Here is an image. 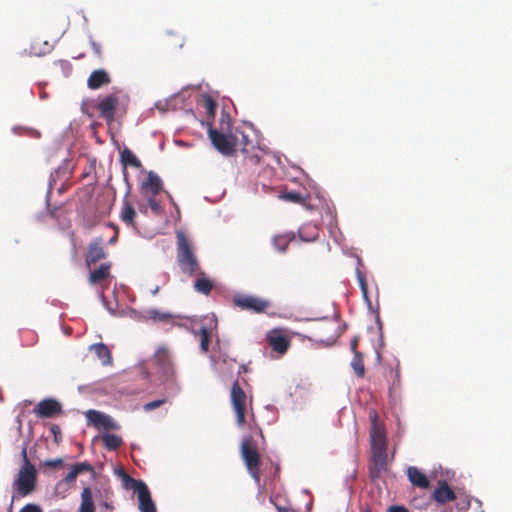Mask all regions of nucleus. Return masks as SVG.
Segmentation results:
<instances>
[{
	"instance_id": "nucleus-1",
	"label": "nucleus",
	"mask_w": 512,
	"mask_h": 512,
	"mask_svg": "<svg viewBox=\"0 0 512 512\" xmlns=\"http://www.w3.org/2000/svg\"><path fill=\"white\" fill-rule=\"evenodd\" d=\"M129 96L120 89H113L110 93L99 96L95 108L99 118L111 124L116 116H122L127 111Z\"/></svg>"
},
{
	"instance_id": "nucleus-2",
	"label": "nucleus",
	"mask_w": 512,
	"mask_h": 512,
	"mask_svg": "<svg viewBox=\"0 0 512 512\" xmlns=\"http://www.w3.org/2000/svg\"><path fill=\"white\" fill-rule=\"evenodd\" d=\"M153 360L157 367L160 380L170 394H176L180 390L175 363L166 347H158Z\"/></svg>"
},
{
	"instance_id": "nucleus-3",
	"label": "nucleus",
	"mask_w": 512,
	"mask_h": 512,
	"mask_svg": "<svg viewBox=\"0 0 512 512\" xmlns=\"http://www.w3.org/2000/svg\"><path fill=\"white\" fill-rule=\"evenodd\" d=\"M37 478L35 466L27 461L26 465L21 466L12 483L13 499L32 494L36 490Z\"/></svg>"
},
{
	"instance_id": "nucleus-4",
	"label": "nucleus",
	"mask_w": 512,
	"mask_h": 512,
	"mask_svg": "<svg viewBox=\"0 0 512 512\" xmlns=\"http://www.w3.org/2000/svg\"><path fill=\"white\" fill-rule=\"evenodd\" d=\"M177 261L182 272L188 276H193L199 270L190 241L182 233L178 234Z\"/></svg>"
},
{
	"instance_id": "nucleus-5",
	"label": "nucleus",
	"mask_w": 512,
	"mask_h": 512,
	"mask_svg": "<svg viewBox=\"0 0 512 512\" xmlns=\"http://www.w3.org/2000/svg\"><path fill=\"white\" fill-rule=\"evenodd\" d=\"M241 457L250 475L259 482L261 456L251 436L244 437L240 446Z\"/></svg>"
},
{
	"instance_id": "nucleus-6",
	"label": "nucleus",
	"mask_w": 512,
	"mask_h": 512,
	"mask_svg": "<svg viewBox=\"0 0 512 512\" xmlns=\"http://www.w3.org/2000/svg\"><path fill=\"white\" fill-rule=\"evenodd\" d=\"M122 475L125 487L133 489L137 494L139 510L141 512H157L147 485L142 480H136L125 472Z\"/></svg>"
},
{
	"instance_id": "nucleus-7",
	"label": "nucleus",
	"mask_w": 512,
	"mask_h": 512,
	"mask_svg": "<svg viewBox=\"0 0 512 512\" xmlns=\"http://www.w3.org/2000/svg\"><path fill=\"white\" fill-rule=\"evenodd\" d=\"M230 402L236 416V423L242 427L248 415V397L238 380L234 381L230 390Z\"/></svg>"
},
{
	"instance_id": "nucleus-8",
	"label": "nucleus",
	"mask_w": 512,
	"mask_h": 512,
	"mask_svg": "<svg viewBox=\"0 0 512 512\" xmlns=\"http://www.w3.org/2000/svg\"><path fill=\"white\" fill-rule=\"evenodd\" d=\"M209 138L213 146L224 156H233L237 150L238 139L236 136L226 135L210 127L208 130Z\"/></svg>"
},
{
	"instance_id": "nucleus-9",
	"label": "nucleus",
	"mask_w": 512,
	"mask_h": 512,
	"mask_svg": "<svg viewBox=\"0 0 512 512\" xmlns=\"http://www.w3.org/2000/svg\"><path fill=\"white\" fill-rule=\"evenodd\" d=\"M233 303L242 310L252 311L254 313H264L271 306L269 300L247 294L235 295Z\"/></svg>"
},
{
	"instance_id": "nucleus-10",
	"label": "nucleus",
	"mask_w": 512,
	"mask_h": 512,
	"mask_svg": "<svg viewBox=\"0 0 512 512\" xmlns=\"http://www.w3.org/2000/svg\"><path fill=\"white\" fill-rule=\"evenodd\" d=\"M370 419V443L371 447H387V433L385 426L379 421L376 410L369 412Z\"/></svg>"
},
{
	"instance_id": "nucleus-11",
	"label": "nucleus",
	"mask_w": 512,
	"mask_h": 512,
	"mask_svg": "<svg viewBox=\"0 0 512 512\" xmlns=\"http://www.w3.org/2000/svg\"><path fill=\"white\" fill-rule=\"evenodd\" d=\"M85 472L94 473V467L89 462L84 461L73 464L65 478L56 484V492L59 493L62 490L65 493L75 483L78 475Z\"/></svg>"
},
{
	"instance_id": "nucleus-12",
	"label": "nucleus",
	"mask_w": 512,
	"mask_h": 512,
	"mask_svg": "<svg viewBox=\"0 0 512 512\" xmlns=\"http://www.w3.org/2000/svg\"><path fill=\"white\" fill-rule=\"evenodd\" d=\"M372 464L369 468L371 479L379 477L381 471L386 469L387 465V447H371Z\"/></svg>"
},
{
	"instance_id": "nucleus-13",
	"label": "nucleus",
	"mask_w": 512,
	"mask_h": 512,
	"mask_svg": "<svg viewBox=\"0 0 512 512\" xmlns=\"http://www.w3.org/2000/svg\"><path fill=\"white\" fill-rule=\"evenodd\" d=\"M107 252L104 248V240L101 237L94 239L88 246L85 263L87 267L105 259Z\"/></svg>"
},
{
	"instance_id": "nucleus-14",
	"label": "nucleus",
	"mask_w": 512,
	"mask_h": 512,
	"mask_svg": "<svg viewBox=\"0 0 512 512\" xmlns=\"http://www.w3.org/2000/svg\"><path fill=\"white\" fill-rule=\"evenodd\" d=\"M163 190L161 178L153 171H149L147 179L140 185L142 196H157Z\"/></svg>"
},
{
	"instance_id": "nucleus-15",
	"label": "nucleus",
	"mask_w": 512,
	"mask_h": 512,
	"mask_svg": "<svg viewBox=\"0 0 512 512\" xmlns=\"http://www.w3.org/2000/svg\"><path fill=\"white\" fill-rule=\"evenodd\" d=\"M267 342L271 349L279 354H284L289 346V338L280 330H272L267 334Z\"/></svg>"
},
{
	"instance_id": "nucleus-16",
	"label": "nucleus",
	"mask_w": 512,
	"mask_h": 512,
	"mask_svg": "<svg viewBox=\"0 0 512 512\" xmlns=\"http://www.w3.org/2000/svg\"><path fill=\"white\" fill-rule=\"evenodd\" d=\"M39 418H52L61 413V405L54 399L40 401L34 409Z\"/></svg>"
},
{
	"instance_id": "nucleus-17",
	"label": "nucleus",
	"mask_w": 512,
	"mask_h": 512,
	"mask_svg": "<svg viewBox=\"0 0 512 512\" xmlns=\"http://www.w3.org/2000/svg\"><path fill=\"white\" fill-rule=\"evenodd\" d=\"M87 419L90 423H92L96 428H104L105 430H114L118 428V425L113 421V419L96 410H88L86 413Z\"/></svg>"
},
{
	"instance_id": "nucleus-18",
	"label": "nucleus",
	"mask_w": 512,
	"mask_h": 512,
	"mask_svg": "<svg viewBox=\"0 0 512 512\" xmlns=\"http://www.w3.org/2000/svg\"><path fill=\"white\" fill-rule=\"evenodd\" d=\"M433 499L439 504H445L456 500L457 496L445 480H440L433 492Z\"/></svg>"
},
{
	"instance_id": "nucleus-19",
	"label": "nucleus",
	"mask_w": 512,
	"mask_h": 512,
	"mask_svg": "<svg viewBox=\"0 0 512 512\" xmlns=\"http://www.w3.org/2000/svg\"><path fill=\"white\" fill-rule=\"evenodd\" d=\"M111 77L104 69L94 70L87 80V86L91 90H97L101 87L110 84Z\"/></svg>"
},
{
	"instance_id": "nucleus-20",
	"label": "nucleus",
	"mask_w": 512,
	"mask_h": 512,
	"mask_svg": "<svg viewBox=\"0 0 512 512\" xmlns=\"http://www.w3.org/2000/svg\"><path fill=\"white\" fill-rule=\"evenodd\" d=\"M407 476L410 482L416 487L427 489L430 486V482L426 475L422 473L417 467H408Z\"/></svg>"
},
{
	"instance_id": "nucleus-21",
	"label": "nucleus",
	"mask_w": 512,
	"mask_h": 512,
	"mask_svg": "<svg viewBox=\"0 0 512 512\" xmlns=\"http://www.w3.org/2000/svg\"><path fill=\"white\" fill-rule=\"evenodd\" d=\"M110 263H103L97 269H94L89 274L90 284H98L110 276Z\"/></svg>"
},
{
	"instance_id": "nucleus-22",
	"label": "nucleus",
	"mask_w": 512,
	"mask_h": 512,
	"mask_svg": "<svg viewBox=\"0 0 512 512\" xmlns=\"http://www.w3.org/2000/svg\"><path fill=\"white\" fill-rule=\"evenodd\" d=\"M78 512H95L93 493L90 487H84L81 492V503Z\"/></svg>"
},
{
	"instance_id": "nucleus-23",
	"label": "nucleus",
	"mask_w": 512,
	"mask_h": 512,
	"mask_svg": "<svg viewBox=\"0 0 512 512\" xmlns=\"http://www.w3.org/2000/svg\"><path fill=\"white\" fill-rule=\"evenodd\" d=\"M94 350L96 356L101 361L102 365L107 366L112 363V355L108 347L103 343L93 344L90 346Z\"/></svg>"
},
{
	"instance_id": "nucleus-24",
	"label": "nucleus",
	"mask_w": 512,
	"mask_h": 512,
	"mask_svg": "<svg viewBox=\"0 0 512 512\" xmlns=\"http://www.w3.org/2000/svg\"><path fill=\"white\" fill-rule=\"evenodd\" d=\"M136 217V211L131 203H129L127 200H124L122 210L120 213L121 220L130 227L135 228V219Z\"/></svg>"
},
{
	"instance_id": "nucleus-25",
	"label": "nucleus",
	"mask_w": 512,
	"mask_h": 512,
	"mask_svg": "<svg viewBox=\"0 0 512 512\" xmlns=\"http://www.w3.org/2000/svg\"><path fill=\"white\" fill-rule=\"evenodd\" d=\"M194 289L198 293L209 295L213 289V282L203 272H200L199 277L194 282Z\"/></svg>"
},
{
	"instance_id": "nucleus-26",
	"label": "nucleus",
	"mask_w": 512,
	"mask_h": 512,
	"mask_svg": "<svg viewBox=\"0 0 512 512\" xmlns=\"http://www.w3.org/2000/svg\"><path fill=\"white\" fill-rule=\"evenodd\" d=\"M120 160L122 165L126 168L127 166H131L134 168H140L141 162L137 158V156L129 149L124 148L120 154Z\"/></svg>"
},
{
	"instance_id": "nucleus-27",
	"label": "nucleus",
	"mask_w": 512,
	"mask_h": 512,
	"mask_svg": "<svg viewBox=\"0 0 512 512\" xmlns=\"http://www.w3.org/2000/svg\"><path fill=\"white\" fill-rule=\"evenodd\" d=\"M102 441L108 450H117L123 443L120 436L110 433L103 434Z\"/></svg>"
},
{
	"instance_id": "nucleus-28",
	"label": "nucleus",
	"mask_w": 512,
	"mask_h": 512,
	"mask_svg": "<svg viewBox=\"0 0 512 512\" xmlns=\"http://www.w3.org/2000/svg\"><path fill=\"white\" fill-rule=\"evenodd\" d=\"M351 367L353 368L357 377L363 378L365 376V365L363 361V355L361 352L353 354Z\"/></svg>"
},
{
	"instance_id": "nucleus-29",
	"label": "nucleus",
	"mask_w": 512,
	"mask_h": 512,
	"mask_svg": "<svg viewBox=\"0 0 512 512\" xmlns=\"http://www.w3.org/2000/svg\"><path fill=\"white\" fill-rule=\"evenodd\" d=\"M198 335L200 340V349L203 353H207L209 351L211 341V331L206 327H202L199 330Z\"/></svg>"
},
{
	"instance_id": "nucleus-30",
	"label": "nucleus",
	"mask_w": 512,
	"mask_h": 512,
	"mask_svg": "<svg viewBox=\"0 0 512 512\" xmlns=\"http://www.w3.org/2000/svg\"><path fill=\"white\" fill-rule=\"evenodd\" d=\"M291 240L292 237L289 235H278L273 238L272 242L275 249L279 252H285Z\"/></svg>"
},
{
	"instance_id": "nucleus-31",
	"label": "nucleus",
	"mask_w": 512,
	"mask_h": 512,
	"mask_svg": "<svg viewBox=\"0 0 512 512\" xmlns=\"http://www.w3.org/2000/svg\"><path fill=\"white\" fill-rule=\"evenodd\" d=\"M280 198L285 201H289V202H293V203H297V204L305 203V197L301 193L296 192V191L284 192L280 195Z\"/></svg>"
},
{
	"instance_id": "nucleus-32",
	"label": "nucleus",
	"mask_w": 512,
	"mask_h": 512,
	"mask_svg": "<svg viewBox=\"0 0 512 512\" xmlns=\"http://www.w3.org/2000/svg\"><path fill=\"white\" fill-rule=\"evenodd\" d=\"M147 200L148 207L153 211L154 214L159 215L162 212L160 202L157 200V196H143Z\"/></svg>"
},
{
	"instance_id": "nucleus-33",
	"label": "nucleus",
	"mask_w": 512,
	"mask_h": 512,
	"mask_svg": "<svg viewBox=\"0 0 512 512\" xmlns=\"http://www.w3.org/2000/svg\"><path fill=\"white\" fill-rule=\"evenodd\" d=\"M204 107L207 115L210 118H214L217 109V103L211 97L207 96L204 98Z\"/></svg>"
},
{
	"instance_id": "nucleus-34",
	"label": "nucleus",
	"mask_w": 512,
	"mask_h": 512,
	"mask_svg": "<svg viewBox=\"0 0 512 512\" xmlns=\"http://www.w3.org/2000/svg\"><path fill=\"white\" fill-rule=\"evenodd\" d=\"M148 315L153 320H158L161 322H166L172 318V315L169 313L160 312L156 309H151L148 311Z\"/></svg>"
},
{
	"instance_id": "nucleus-35",
	"label": "nucleus",
	"mask_w": 512,
	"mask_h": 512,
	"mask_svg": "<svg viewBox=\"0 0 512 512\" xmlns=\"http://www.w3.org/2000/svg\"><path fill=\"white\" fill-rule=\"evenodd\" d=\"M456 507L459 511L465 512L470 508V499L468 496L457 498Z\"/></svg>"
},
{
	"instance_id": "nucleus-36",
	"label": "nucleus",
	"mask_w": 512,
	"mask_h": 512,
	"mask_svg": "<svg viewBox=\"0 0 512 512\" xmlns=\"http://www.w3.org/2000/svg\"><path fill=\"white\" fill-rule=\"evenodd\" d=\"M166 402V399H158L144 404L143 408L145 411H152Z\"/></svg>"
},
{
	"instance_id": "nucleus-37",
	"label": "nucleus",
	"mask_w": 512,
	"mask_h": 512,
	"mask_svg": "<svg viewBox=\"0 0 512 512\" xmlns=\"http://www.w3.org/2000/svg\"><path fill=\"white\" fill-rule=\"evenodd\" d=\"M64 464L62 458L49 459L44 462V466L48 468H60Z\"/></svg>"
},
{
	"instance_id": "nucleus-38",
	"label": "nucleus",
	"mask_w": 512,
	"mask_h": 512,
	"mask_svg": "<svg viewBox=\"0 0 512 512\" xmlns=\"http://www.w3.org/2000/svg\"><path fill=\"white\" fill-rule=\"evenodd\" d=\"M19 512H42V509L39 505L30 503L22 507Z\"/></svg>"
},
{
	"instance_id": "nucleus-39",
	"label": "nucleus",
	"mask_w": 512,
	"mask_h": 512,
	"mask_svg": "<svg viewBox=\"0 0 512 512\" xmlns=\"http://www.w3.org/2000/svg\"><path fill=\"white\" fill-rule=\"evenodd\" d=\"M50 431L51 433L53 434L54 436V439H55V442H59V440L61 439V431H60V427L56 424H53L51 427H50Z\"/></svg>"
},
{
	"instance_id": "nucleus-40",
	"label": "nucleus",
	"mask_w": 512,
	"mask_h": 512,
	"mask_svg": "<svg viewBox=\"0 0 512 512\" xmlns=\"http://www.w3.org/2000/svg\"><path fill=\"white\" fill-rule=\"evenodd\" d=\"M358 343H359V337L354 336L350 342V348H351V351L353 352V354L360 353L357 349Z\"/></svg>"
},
{
	"instance_id": "nucleus-41",
	"label": "nucleus",
	"mask_w": 512,
	"mask_h": 512,
	"mask_svg": "<svg viewBox=\"0 0 512 512\" xmlns=\"http://www.w3.org/2000/svg\"><path fill=\"white\" fill-rule=\"evenodd\" d=\"M388 512H409L408 509L401 505H392L388 508Z\"/></svg>"
},
{
	"instance_id": "nucleus-42",
	"label": "nucleus",
	"mask_w": 512,
	"mask_h": 512,
	"mask_svg": "<svg viewBox=\"0 0 512 512\" xmlns=\"http://www.w3.org/2000/svg\"><path fill=\"white\" fill-rule=\"evenodd\" d=\"M147 208H148V205L147 203L146 204H143V203H140L138 205V210L143 213V214H147Z\"/></svg>"
},
{
	"instance_id": "nucleus-43",
	"label": "nucleus",
	"mask_w": 512,
	"mask_h": 512,
	"mask_svg": "<svg viewBox=\"0 0 512 512\" xmlns=\"http://www.w3.org/2000/svg\"><path fill=\"white\" fill-rule=\"evenodd\" d=\"M22 457H23L22 465H26L27 461H29L26 448H23V450H22Z\"/></svg>"
},
{
	"instance_id": "nucleus-44",
	"label": "nucleus",
	"mask_w": 512,
	"mask_h": 512,
	"mask_svg": "<svg viewBox=\"0 0 512 512\" xmlns=\"http://www.w3.org/2000/svg\"><path fill=\"white\" fill-rule=\"evenodd\" d=\"M248 371V368L245 364H242L240 365L239 367V370H238V374H241V373H246Z\"/></svg>"
},
{
	"instance_id": "nucleus-45",
	"label": "nucleus",
	"mask_w": 512,
	"mask_h": 512,
	"mask_svg": "<svg viewBox=\"0 0 512 512\" xmlns=\"http://www.w3.org/2000/svg\"><path fill=\"white\" fill-rule=\"evenodd\" d=\"M329 339H330V337H325V335H319L318 336V340L321 341V342H324V341L329 340Z\"/></svg>"
},
{
	"instance_id": "nucleus-46",
	"label": "nucleus",
	"mask_w": 512,
	"mask_h": 512,
	"mask_svg": "<svg viewBox=\"0 0 512 512\" xmlns=\"http://www.w3.org/2000/svg\"><path fill=\"white\" fill-rule=\"evenodd\" d=\"M278 512H292V511L288 508L278 507Z\"/></svg>"
},
{
	"instance_id": "nucleus-47",
	"label": "nucleus",
	"mask_w": 512,
	"mask_h": 512,
	"mask_svg": "<svg viewBox=\"0 0 512 512\" xmlns=\"http://www.w3.org/2000/svg\"><path fill=\"white\" fill-rule=\"evenodd\" d=\"M390 374H391V375H394V376H395V378H397V379L399 378V372H398V371H393V370H391V371H390Z\"/></svg>"
},
{
	"instance_id": "nucleus-48",
	"label": "nucleus",
	"mask_w": 512,
	"mask_h": 512,
	"mask_svg": "<svg viewBox=\"0 0 512 512\" xmlns=\"http://www.w3.org/2000/svg\"><path fill=\"white\" fill-rule=\"evenodd\" d=\"M116 241H117V235H114V236L110 239L109 243H110V244H114Z\"/></svg>"
},
{
	"instance_id": "nucleus-49",
	"label": "nucleus",
	"mask_w": 512,
	"mask_h": 512,
	"mask_svg": "<svg viewBox=\"0 0 512 512\" xmlns=\"http://www.w3.org/2000/svg\"><path fill=\"white\" fill-rule=\"evenodd\" d=\"M103 506L106 508V509H109V510H112L113 509V506L111 504H108V503H104Z\"/></svg>"
},
{
	"instance_id": "nucleus-50",
	"label": "nucleus",
	"mask_w": 512,
	"mask_h": 512,
	"mask_svg": "<svg viewBox=\"0 0 512 512\" xmlns=\"http://www.w3.org/2000/svg\"><path fill=\"white\" fill-rule=\"evenodd\" d=\"M242 138H243V142H244L245 144H247V142L249 141V140H248V136H247V135H245V134H242Z\"/></svg>"
},
{
	"instance_id": "nucleus-51",
	"label": "nucleus",
	"mask_w": 512,
	"mask_h": 512,
	"mask_svg": "<svg viewBox=\"0 0 512 512\" xmlns=\"http://www.w3.org/2000/svg\"><path fill=\"white\" fill-rule=\"evenodd\" d=\"M158 290H159V287H156V288L152 291L153 295H155V294L158 292Z\"/></svg>"
},
{
	"instance_id": "nucleus-52",
	"label": "nucleus",
	"mask_w": 512,
	"mask_h": 512,
	"mask_svg": "<svg viewBox=\"0 0 512 512\" xmlns=\"http://www.w3.org/2000/svg\"><path fill=\"white\" fill-rule=\"evenodd\" d=\"M323 320H324V321H326V322H328V324H329V325H332V324H333V323H331V322H329V321H328V318H327V317H324V318H323Z\"/></svg>"
},
{
	"instance_id": "nucleus-53",
	"label": "nucleus",
	"mask_w": 512,
	"mask_h": 512,
	"mask_svg": "<svg viewBox=\"0 0 512 512\" xmlns=\"http://www.w3.org/2000/svg\"><path fill=\"white\" fill-rule=\"evenodd\" d=\"M362 289H363L364 293H366V286L364 283H362Z\"/></svg>"
},
{
	"instance_id": "nucleus-54",
	"label": "nucleus",
	"mask_w": 512,
	"mask_h": 512,
	"mask_svg": "<svg viewBox=\"0 0 512 512\" xmlns=\"http://www.w3.org/2000/svg\"><path fill=\"white\" fill-rule=\"evenodd\" d=\"M364 512H369L368 510H365Z\"/></svg>"
}]
</instances>
